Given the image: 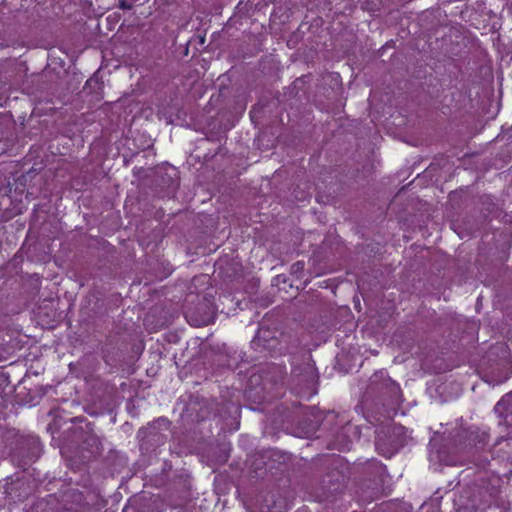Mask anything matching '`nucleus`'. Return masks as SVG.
I'll return each instance as SVG.
<instances>
[{
  "label": "nucleus",
  "instance_id": "f03ea898",
  "mask_svg": "<svg viewBox=\"0 0 512 512\" xmlns=\"http://www.w3.org/2000/svg\"><path fill=\"white\" fill-rule=\"evenodd\" d=\"M120 7L123 8V9H129L130 5H128L124 1H122Z\"/></svg>",
  "mask_w": 512,
  "mask_h": 512
},
{
  "label": "nucleus",
  "instance_id": "f257e3e1",
  "mask_svg": "<svg viewBox=\"0 0 512 512\" xmlns=\"http://www.w3.org/2000/svg\"><path fill=\"white\" fill-rule=\"evenodd\" d=\"M303 267H304V265H303V263H302V262H297L296 264H294V265L292 266V269H293L294 271H298V270L303 269Z\"/></svg>",
  "mask_w": 512,
  "mask_h": 512
}]
</instances>
